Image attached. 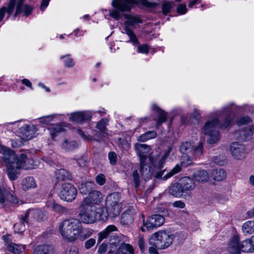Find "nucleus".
<instances>
[{"label":"nucleus","mask_w":254,"mask_h":254,"mask_svg":"<svg viewBox=\"0 0 254 254\" xmlns=\"http://www.w3.org/2000/svg\"><path fill=\"white\" fill-rule=\"evenodd\" d=\"M121 194L117 192L108 195L105 207H97L103 199V195L98 190H92L85 197L79 205V217L85 224H93L99 221H106L110 216L115 217L120 213L122 203Z\"/></svg>","instance_id":"1"},{"label":"nucleus","mask_w":254,"mask_h":254,"mask_svg":"<svg viewBox=\"0 0 254 254\" xmlns=\"http://www.w3.org/2000/svg\"><path fill=\"white\" fill-rule=\"evenodd\" d=\"M233 103L223 106L220 110L211 112L209 115L210 118L204 124L203 132L208 136L207 143L210 144L216 143L220 139V134L217 127L224 129L230 126L233 118L230 117L231 108Z\"/></svg>","instance_id":"2"},{"label":"nucleus","mask_w":254,"mask_h":254,"mask_svg":"<svg viewBox=\"0 0 254 254\" xmlns=\"http://www.w3.org/2000/svg\"><path fill=\"white\" fill-rule=\"evenodd\" d=\"M0 153L6 164V172L11 181L16 180L20 175L21 169L29 170L35 168L33 159L29 158L24 154L16 155L14 152L9 148L0 143Z\"/></svg>","instance_id":"3"},{"label":"nucleus","mask_w":254,"mask_h":254,"mask_svg":"<svg viewBox=\"0 0 254 254\" xmlns=\"http://www.w3.org/2000/svg\"><path fill=\"white\" fill-rule=\"evenodd\" d=\"M174 152L172 147H169L161 157H154L152 154H150L149 160L140 162V172L142 178L145 180L151 178L153 172L160 171L163 167V165L168 158L171 157V155H174Z\"/></svg>","instance_id":"4"},{"label":"nucleus","mask_w":254,"mask_h":254,"mask_svg":"<svg viewBox=\"0 0 254 254\" xmlns=\"http://www.w3.org/2000/svg\"><path fill=\"white\" fill-rule=\"evenodd\" d=\"M140 3L148 7H154L157 3L149 2L147 0H112L111 4L114 9L109 10L110 16L115 20H119L122 12L128 11L136 4Z\"/></svg>","instance_id":"5"},{"label":"nucleus","mask_w":254,"mask_h":254,"mask_svg":"<svg viewBox=\"0 0 254 254\" xmlns=\"http://www.w3.org/2000/svg\"><path fill=\"white\" fill-rule=\"evenodd\" d=\"M125 20L121 24V32L125 34L129 37L128 42L131 43L133 46H138L139 43L134 30L139 24L142 23L141 17L135 14H125Z\"/></svg>","instance_id":"6"},{"label":"nucleus","mask_w":254,"mask_h":254,"mask_svg":"<svg viewBox=\"0 0 254 254\" xmlns=\"http://www.w3.org/2000/svg\"><path fill=\"white\" fill-rule=\"evenodd\" d=\"M24 0H10L7 6H3L0 9V22H1L6 14V19H8L13 12L15 8V16L22 13L26 16H29L33 10L32 7L24 4Z\"/></svg>","instance_id":"7"},{"label":"nucleus","mask_w":254,"mask_h":254,"mask_svg":"<svg viewBox=\"0 0 254 254\" xmlns=\"http://www.w3.org/2000/svg\"><path fill=\"white\" fill-rule=\"evenodd\" d=\"M79 221L76 219H65L59 225V231L62 238L67 242H72L74 235Z\"/></svg>","instance_id":"8"},{"label":"nucleus","mask_w":254,"mask_h":254,"mask_svg":"<svg viewBox=\"0 0 254 254\" xmlns=\"http://www.w3.org/2000/svg\"><path fill=\"white\" fill-rule=\"evenodd\" d=\"M45 216L46 215L41 210L38 209H29L27 210L24 216H21L20 221L14 224V228L15 232L22 233L25 231V224L27 223L29 217L40 220L43 219Z\"/></svg>","instance_id":"9"},{"label":"nucleus","mask_w":254,"mask_h":254,"mask_svg":"<svg viewBox=\"0 0 254 254\" xmlns=\"http://www.w3.org/2000/svg\"><path fill=\"white\" fill-rule=\"evenodd\" d=\"M239 237L237 235H234L229 243V251L231 254H240V251L244 253L253 252L251 238L246 239L240 243Z\"/></svg>","instance_id":"10"},{"label":"nucleus","mask_w":254,"mask_h":254,"mask_svg":"<svg viewBox=\"0 0 254 254\" xmlns=\"http://www.w3.org/2000/svg\"><path fill=\"white\" fill-rule=\"evenodd\" d=\"M193 158H195L193 156L190 155H185L181 158V164H177L168 173H167L162 178L165 170L157 172L155 177L158 179H163L166 180L173 176V175L178 173L182 170V167H187L192 164Z\"/></svg>","instance_id":"11"},{"label":"nucleus","mask_w":254,"mask_h":254,"mask_svg":"<svg viewBox=\"0 0 254 254\" xmlns=\"http://www.w3.org/2000/svg\"><path fill=\"white\" fill-rule=\"evenodd\" d=\"M173 239V235L163 231L155 233L152 236V239L155 241V247L160 249L168 248L172 244Z\"/></svg>","instance_id":"12"},{"label":"nucleus","mask_w":254,"mask_h":254,"mask_svg":"<svg viewBox=\"0 0 254 254\" xmlns=\"http://www.w3.org/2000/svg\"><path fill=\"white\" fill-rule=\"evenodd\" d=\"M180 152L184 154H189L195 157H199L203 153V143L200 142L194 147V143L187 141L183 142L180 147Z\"/></svg>","instance_id":"13"},{"label":"nucleus","mask_w":254,"mask_h":254,"mask_svg":"<svg viewBox=\"0 0 254 254\" xmlns=\"http://www.w3.org/2000/svg\"><path fill=\"white\" fill-rule=\"evenodd\" d=\"M77 190L74 186L70 183H64L62 185L59 193L61 199L66 202H72L76 197Z\"/></svg>","instance_id":"14"},{"label":"nucleus","mask_w":254,"mask_h":254,"mask_svg":"<svg viewBox=\"0 0 254 254\" xmlns=\"http://www.w3.org/2000/svg\"><path fill=\"white\" fill-rule=\"evenodd\" d=\"M165 222L164 217L159 214H154L150 216L146 221L143 219V226L140 229L142 232L150 230L162 225Z\"/></svg>","instance_id":"15"},{"label":"nucleus","mask_w":254,"mask_h":254,"mask_svg":"<svg viewBox=\"0 0 254 254\" xmlns=\"http://www.w3.org/2000/svg\"><path fill=\"white\" fill-rule=\"evenodd\" d=\"M93 111H82L71 113L69 117V121L77 123H82L83 122L89 121L95 114Z\"/></svg>","instance_id":"16"},{"label":"nucleus","mask_w":254,"mask_h":254,"mask_svg":"<svg viewBox=\"0 0 254 254\" xmlns=\"http://www.w3.org/2000/svg\"><path fill=\"white\" fill-rule=\"evenodd\" d=\"M77 229L74 235L72 242H74L77 240L83 241L89 238L94 233V230L89 228H84L79 222V225L77 227Z\"/></svg>","instance_id":"17"},{"label":"nucleus","mask_w":254,"mask_h":254,"mask_svg":"<svg viewBox=\"0 0 254 254\" xmlns=\"http://www.w3.org/2000/svg\"><path fill=\"white\" fill-rule=\"evenodd\" d=\"M230 151L232 155L235 159L241 160L245 158L247 155L244 145L235 142L231 144Z\"/></svg>","instance_id":"18"},{"label":"nucleus","mask_w":254,"mask_h":254,"mask_svg":"<svg viewBox=\"0 0 254 254\" xmlns=\"http://www.w3.org/2000/svg\"><path fill=\"white\" fill-rule=\"evenodd\" d=\"M179 182L184 194L191 191L195 188V183L193 179L190 177H182Z\"/></svg>","instance_id":"19"},{"label":"nucleus","mask_w":254,"mask_h":254,"mask_svg":"<svg viewBox=\"0 0 254 254\" xmlns=\"http://www.w3.org/2000/svg\"><path fill=\"white\" fill-rule=\"evenodd\" d=\"M135 149L139 157L140 162H143L149 160L148 154L151 150L150 146L145 144L136 143L135 145Z\"/></svg>","instance_id":"20"},{"label":"nucleus","mask_w":254,"mask_h":254,"mask_svg":"<svg viewBox=\"0 0 254 254\" xmlns=\"http://www.w3.org/2000/svg\"><path fill=\"white\" fill-rule=\"evenodd\" d=\"M234 137L242 141H247L251 140L253 135V131L251 128V126L236 131L234 133Z\"/></svg>","instance_id":"21"},{"label":"nucleus","mask_w":254,"mask_h":254,"mask_svg":"<svg viewBox=\"0 0 254 254\" xmlns=\"http://www.w3.org/2000/svg\"><path fill=\"white\" fill-rule=\"evenodd\" d=\"M19 130L23 134V138L26 140L33 138L37 131V128L35 125H26L19 127Z\"/></svg>","instance_id":"22"},{"label":"nucleus","mask_w":254,"mask_h":254,"mask_svg":"<svg viewBox=\"0 0 254 254\" xmlns=\"http://www.w3.org/2000/svg\"><path fill=\"white\" fill-rule=\"evenodd\" d=\"M135 215L134 209H128L122 214L120 219L121 223L123 225H128L131 224L134 220Z\"/></svg>","instance_id":"23"},{"label":"nucleus","mask_w":254,"mask_h":254,"mask_svg":"<svg viewBox=\"0 0 254 254\" xmlns=\"http://www.w3.org/2000/svg\"><path fill=\"white\" fill-rule=\"evenodd\" d=\"M151 109L157 113L158 115V119L156 124V127H159L167 121V114L164 111L159 108L156 104H152Z\"/></svg>","instance_id":"24"},{"label":"nucleus","mask_w":254,"mask_h":254,"mask_svg":"<svg viewBox=\"0 0 254 254\" xmlns=\"http://www.w3.org/2000/svg\"><path fill=\"white\" fill-rule=\"evenodd\" d=\"M118 228L113 225L108 226L104 230L99 232L98 234V243H100L104 239L111 236L112 233L117 231Z\"/></svg>","instance_id":"25"},{"label":"nucleus","mask_w":254,"mask_h":254,"mask_svg":"<svg viewBox=\"0 0 254 254\" xmlns=\"http://www.w3.org/2000/svg\"><path fill=\"white\" fill-rule=\"evenodd\" d=\"M109 121L108 119L104 118L100 120L96 124V127L100 131L99 133H96L95 135L100 138H102L107 135L106 131L107 126L108 125Z\"/></svg>","instance_id":"26"},{"label":"nucleus","mask_w":254,"mask_h":254,"mask_svg":"<svg viewBox=\"0 0 254 254\" xmlns=\"http://www.w3.org/2000/svg\"><path fill=\"white\" fill-rule=\"evenodd\" d=\"M78 146L76 141L74 140L65 139L61 144V148L65 152H70Z\"/></svg>","instance_id":"27"},{"label":"nucleus","mask_w":254,"mask_h":254,"mask_svg":"<svg viewBox=\"0 0 254 254\" xmlns=\"http://www.w3.org/2000/svg\"><path fill=\"white\" fill-rule=\"evenodd\" d=\"M46 206L52 210L58 212H64L65 208L58 203L52 197H49L46 202Z\"/></svg>","instance_id":"28"},{"label":"nucleus","mask_w":254,"mask_h":254,"mask_svg":"<svg viewBox=\"0 0 254 254\" xmlns=\"http://www.w3.org/2000/svg\"><path fill=\"white\" fill-rule=\"evenodd\" d=\"M46 206L52 210L58 212H64L65 208L58 203L52 197H49L46 202Z\"/></svg>","instance_id":"29"},{"label":"nucleus","mask_w":254,"mask_h":254,"mask_svg":"<svg viewBox=\"0 0 254 254\" xmlns=\"http://www.w3.org/2000/svg\"><path fill=\"white\" fill-rule=\"evenodd\" d=\"M46 206L52 210L58 212H64L65 208L58 203L52 197H49L46 202Z\"/></svg>","instance_id":"30"},{"label":"nucleus","mask_w":254,"mask_h":254,"mask_svg":"<svg viewBox=\"0 0 254 254\" xmlns=\"http://www.w3.org/2000/svg\"><path fill=\"white\" fill-rule=\"evenodd\" d=\"M193 179L200 183H205L208 181L209 175L204 170H198L192 174Z\"/></svg>","instance_id":"31"},{"label":"nucleus","mask_w":254,"mask_h":254,"mask_svg":"<svg viewBox=\"0 0 254 254\" xmlns=\"http://www.w3.org/2000/svg\"><path fill=\"white\" fill-rule=\"evenodd\" d=\"M169 192L175 197H180L184 194L181 188L179 182H176L169 187Z\"/></svg>","instance_id":"32"},{"label":"nucleus","mask_w":254,"mask_h":254,"mask_svg":"<svg viewBox=\"0 0 254 254\" xmlns=\"http://www.w3.org/2000/svg\"><path fill=\"white\" fill-rule=\"evenodd\" d=\"M50 135L52 138L54 140L60 133L64 131V126L61 124H58L52 125L49 128Z\"/></svg>","instance_id":"33"},{"label":"nucleus","mask_w":254,"mask_h":254,"mask_svg":"<svg viewBox=\"0 0 254 254\" xmlns=\"http://www.w3.org/2000/svg\"><path fill=\"white\" fill-rule=\"evenodd\" d=\"M35 254H56V252L52 246L44 245L36 248Z\"/></svg>","instance_id":"34"},{"label":"nucleus","mask_w":254,"mask_h":254,"mask_svg":"<svg viewBox=\"0 0 254 254\" xmlns=\"http://www.w3.org/2000/svg\"><path fill=\"white\" fill-rule=\"evenodd\" d=\"M21 185L24 190L35 188L37 186L34 179L32 177H26L24 178L22 181Z\"/></svg>","instance_id":"35"},{"label":"nucleus","mask_w":254,"mask_h":254,"mask_svg":"<svg viewBox=\"0 0 254 254\" xmlns=\"http://www.w3.org/2000/svg\"><path fill=\"white\" fill-rule=\"evenodd\" d=\"M127 253L132 254L133 253V248L128 244L122 243L115 254H126Z\"/></svg>","instance_id":"36"},{"label":"nucleus","mask_w":254,"mask_h":254,"mask_svg":"<svg viewBox=\"0 0 254 254\" xmlns=\"http://www.w3.org/2000/svg\"><path fill=\"white\" fill-rule=\"evenodd\" d=\"M213 179L217 181H221L226 177V172L222 169L213 170L211 172Z\"/></svg>","instance_id":"37"},{"label":"nucleus","mask_w":254,"mask_h":254,"mask_svg":"<svg viewBox=\"0 0 254 254\" xmlns=\"http://www.w3.org/2000/svg\"><path fill=\"white\" fill-rule=\"evenodd\" d=\"M157 136V133L154 130L148 131L142 134L137 138L139 142H145L149 139L155 138Z\"/></svg>","instance_id":"38"},{"label":"nucleus","mask_w":254,"mask_h":254,"mask_svg":"<svg viewBox=\"0 0 254 254\" xmlns=\"http://www.w3.org/2000/svg\"><path fill=\"white\" fill-rule=\"evenodd\" d=\"M56 178L58 181L71 180V176L64 169L58 170L56 172Z\"/></svg>","instance_id":"39"},{"label":"nucleus","mask_w":254,"mask_h":254,"mask_svg":"<svg viewBox=\"0 0 254 254\" xmlns=\"http://www.w3.org/2000/svg\"><path fill=\"white\" fill-rule=\"evenodd\" d=\"M7 249L9 252L14 254H20L25 249V246L12 243L8 245Z\"/></svg>","instance_id":"40"},{"label":"nucleus","mask_w":254,"mask_h":254,"mask_svg":"<svg viewBox=\"0 0 254 254\" xmlns=\"http://www.w3.org/2000/svg\"><path fill=\"white\" fill-rule=\"evenodd\" d=\"M243 233L246 235H251L254 233V221H246L242 226Z\"/></svg>","instance_id":"41"},{"label":"nucleus","mask_w":254,"mask_h":254,"mask_svg":"<svg viewBox=\"0 0 254 254\" xmlns=\"http://www.w3.org/2000/svg\"><path fill=\"white\" fill-rule=\"evenodd\" d=\"M60 60L62 61L64 66L66 67H72L75 64L73 60L70 57V55L69 54L61 56Z\"/></svg>","instance_id":"42"},{"label":"nucleus","mask_w":254,"mask_h":254,"mask_svg":"<svg viewBox=\"0 0 254 254\" xmlns=\"http://www.w3.org/2000/svg\"><path fill=\"white\" fill-rule=\"evenodd\" d=\"M253 122V120L248 116H244L238 118L236 123L238 126L247 125Z\"/></svg>","instance_id":"43"},{"label":"nucleus","mask_w":254,"mask_h":254,"mask_svg":"<svg viewBox=\"0 0 254 254\" xmlns=\"http://www.w3.org/2000/svg\"><path fill=\"white\" fill-rule=\"evenodd\" d=\"M59 115H60L58 114H53L49 116L42 117L38 119V121L40 123L43 124L48 125L49 123H50V122L53 121L55 118Z\"/></svg>","instance_id":"44"},{"label":"nucleus","mask_w":254,"mask_h":254,"mask_svg":"<svg viewBox=\"0 0 254 254\" xmlns=\"http://www.w3.org/2000/svg\"><path fill=\"white\" fill-rule=\"evenodd\" d=\"M92 183L90 182H86L85 183L81 184L79 190L81 193L86 194L88 192V193H90L91 191H89L91 188V186L92 185ZM92 191H91L92 192ZM89 194H88V195Z\"/></svg>","instance_id":"45"},{"label":"nucleus","mask_w":254,"mask_h":254,"mask_svg":"<svg viewBox=\"0 0 254 254\" xmlns=\"http://www.w3.org/2000/svg\"><path fill=\"white\" fill-rule=\"evenodd\" d=\"M173 7V2L169 1H165L162 3V12L166 15L169 13Z\"/></svg>","instance_id":"46"},{"label":"nucleus","mask_w":254,"mask_h":254,"mask_svg":"<svg viewBox=\"0 0 254 254\" xmlns=\"http://www.w3.org/2000/svg\"><path fill=\"white\" fill-rule=\"evenodd\" d=\"M211 161L214 163L220 166H223L227 162L226 158L224 156H214L211 158Z\"/></svg>","instance_id":"47"},{"label":"nucleus","mask_w":254,"mask_h":254,"mask_svg":"<svg viewBox=\"0 0 254 254\" xmlns=\"http://www.w3.org/2000/svg\"><path fill=\"white\" fill-rule=\"evenodd\" d=\"M133 181L135 188H138L140 185V178L137 170H134L132 173Z\"/></svg>","instance_id":"48"},{"label":"nucleus","mask_w":254,"mask_h":254,"mask_svg":"<svg viewBox=\"0 0 254 254\" xmlns=\"http://www.w3.org/2000/svg\"><path fill=\"white\" fill-rule=\"evenodd\" d=\"M108 159L111 165H115L117 163V155L113 152L110 151L108 153Z\"/></svg>","instance_id":"49"},{"label":"nucleus","mask_w":254,"mask_h":254,"mask_svg":"<svg viewBox=\"0 0 254 254\" xmlns=\"http://www.w3.org/2000/svg\"><path fill=\"white\" fill-rule=\"evenodd\" d=\"M177 12L181 15L185 14L188 11L186 4H179L177 8Z\"/></svg>","instance_id":"50"},{"label":"nucleus","mask_w":254,"mask_h":254,"mask_svg":"<svg viewBox=\"0 0 254 254\" xmlns=\"http://www.w3.org/2000/svg\"><path fill=\"white\" fill-rule=\"evenodd\" d=\"M96 181L98 184L103 186L106 181V178L103 174H99L96 177Z\"/></svg>","instance_id":"51"},{"label":"nucleus","mask_w":254,"mask_h":254,"mask_svg":"<svg viewBox=\"0 0 254 254\" xmlns=\"http://www.w3.org/2000/svg\"><path fill=\"white\" fill-rule=\"evenodd\" d=\"M96 243L95 239L90 238L87 240L84 243V247L86 249L88 250L93 247Z\"/></svg>","instance_id":"52"},{"label":"nucleus","mask_w":254,"mask_h":254,"mask_svg":"<svg viewBox=\"0 0 254 254\" xmlns=\"http://www.w3.org/2000/svg\"><path fill=\"white\" fill-rule=\"evenodd\" d=\"M77 132L80 137L85 140H90L92 139V136L89 135L88 134H86L82 131L81 129H77Z\"/></svg>","instance_id":"53"},{"label":"nucleus","mask_w":254,"mask_h":254,"mask_svg":"<svg viewBox=\"0 0 254 254\" xmlns=\"http://www.w3.org/2000/svg\"><path fill=\"white\" fill-rule=\"evenodd\" d=\"M108 245L107 243L103 242L100 244L98 249L97 252L99 254H105L107 250Z\"/></svg>","instance_id":"54"},{"label":"nucleus","mask_w":254,"mask_h":254,"mask_svg":"<svg viewBox=\"0 0 254 254\" xmlns=\"http://www.w3.org/2000/svg\"><path fill=\"white\" fill-rule=\"evenodd\" d=\"M149 48L146 44L139 45L137 48L138 53L142 54H147L148 52Z\"/></svg>","instance_id":"55"},{"label":"nucleus","mask_w":254,"mask_h":254,"mask_svg":"<svg viewBox=\"0 0 254 254\" xmlns=\"http://www.w3.org/2000/svg\"><path fill=\"white\" fill-rule=\"evenodd\" d=\"M64 254H79L78 249L74 246L68 248Z\"/></svg>","instance_id":"56"},{"label":"nucleus","mask_w":254,"mask_h":254,"mask_svg":"<svg viewBox=\"0 0 254 254\" xmlns=\"http://www.w3.org/2000/svg\"><path fill=\"white\" fill-rule=\"evenodd\" d=\"M173 206L174 207L182 209L185 207L186 204L183 201L181 200H178L173 202Z\"/></svg>","instance_id":"57"},{"label":"nucleus","mask_w":254,"mask_h":254,"mask_svg":"<svg viewBox=\"0 0 254 254\" xmlns=\"http://www.w3.org/2000/svg\"><path fill=\"white\" fill-rule=\"evenodd\" d=\"M85 32V31L81 30L80 28H76L73 31L74 35L77 37L83 36Z\"/></svg>","instance_id":"58"},{"label":"nucleus","mask_w":254,"mask_h":254,"mask_svg":"<svg viewBox=\"0 0 254 254\" xmlns=\"http://www.w3.org/2000/svg\"><path fill=\"white\" fill-rule=\"evenodd\" d=\"M21 83L26 86L27 87L30 88L31 90H33L32 85L31 81L26 78H24L22 79Z\"/></svg>","instance_id":"59"},{"label":"nucleus","mask_w":254,"mask_h":254,"mask_svg":"<svg viewBox=\"0 0 254 254\" xmlns=\"http://www.w3.org/2000/svg\"><path fill=\"white\" fill-rule=\"evenodd\" d=\"M139 248L142 252H144L145 250V242L143 238H140L138 242Z\"/></svg>","instance_id":"60"},{"label":"nucleus","mask_w":254,"mask_h":254,"mask_svg":"<svg viewBox=\"0 0 254 254\" xmlns=\"http://www.w3.org/2000/svg\"><path fill=\"white\" fill-rule=\"evenodd\" d=\"M51 0H42L41 4V10L44 11L46 8L48 6L49 3Z\"/></svg>","instance_id":"61"},{"label":"nucleus","mask_w":254,"mask_h":254,"mask_svg":"<svg viewBox=\"0 0 254 254\" xmlns=\"http://www.w3.org/2000/svg\"><path fill=\"white\" fill-rule=\"evenodd\" d=\"M201 0H190V2L189 3V8H192L193 6L198 3H199L201 2Z\"/></svg>","instance_id":"62"},{"label":"nucleus","mask_w":254,"mask_h":254,"mask_svg":"<svg viewBox=\"0 0 254 254\" xmlns=\"http://www.w3.org/2000/svg\"><path fill=\"white\" fill-rule=\"evenodd\" d=\"M156 247L154 248L153 247H150L149 251L150 254H158V251L156 249Z\"/></svg>","instance_id":"63"},{"label":"nucleus","mask_w":254,"mask_h":254,"mask_svg":"<svg viewBox=\"0 0 254 254\" xmlns=\"http://www.w3.org/2000/svg\"><path fill=\"white\" fill-rule=\"evenodd\" d=\"M247 214L249 217H254V207L249 210L247 212Z\"/></svg>","instance_id":"64"}]
</instances>
